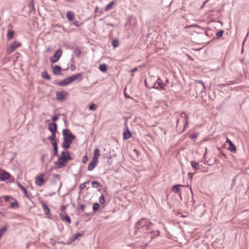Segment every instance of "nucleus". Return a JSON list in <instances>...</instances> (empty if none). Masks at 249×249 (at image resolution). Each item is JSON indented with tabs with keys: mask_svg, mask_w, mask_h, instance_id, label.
Listing matches in <instances>:
<instances>
[{
	"mask_svg": "<svg viewBox=\"0 0 249 249\" xmlns=\"http://www.w3.org/2000/svg\"><path fill=\"white\" fill-rule=\"evenodd\" d=\"M191 166L193 168H194L196 170L199 169V165H198V163L197 162L194 161H192L191 162Z\"/></svg>",
	"mask_w": 249,
	"mask_h": 249,
	"instance_id": "nucleus-37",
	"label": "nucleus"
},
{
	"mask_svg": "<svg viewBox=\"0 0 249 249\" xmlns=\"http://www.w3.org/2000/svg\"><path fill=\"white\" fill-rule=\"evenodd\" d=\"M91 185L93 188H97L99 186H102L101 184L97 181H92L91 182Z\"/></svg>",
	"mask_w": 249,
	"mask_h": 249,
	"instance_id": "nucleus-34",
	"label": "nucleus"
},
{
	"mask_svg": "<svg viewBox=\"0 0 249 249\" xmlns=\"http://www.w3.org/2000/svg\"><path fill=\"white\" fill-rule=\"evenodd\" d=\"M73 24L76 27H80V24L78 21H75L73 22Z\"/></svg>",
	"mask_w": 249,
	"mask_h": 249,
	"instance_id": "nucleus-51",
	"label": "nucleus"
},
{
	"mask_svg": "<svg viewBox=\"0 0 249 249\" xmlns=\"http://www.w3.org/2000/svg\"><path fill=\"white\" fill-rule=\"evenodd\" d=\"M45 157V155H43L41 157V160L42 162H44V158Z\"/></svg>",
	"mask_w": 249,
	"mask_h": 249,
	"instance_id": "nucleus-61",
	"label": "nucleus"
},
{
	"mask_svg": "<svg viewBox=\"0 0 249 249\" xmlns=\"http://www.w3.org/2000/svg\"><path fill=\"white\" fill-rule=\"evenodd\" d=\"M2 197H0V206H2L3 204H1L2 203V201L1 200Z\"/></svg>",
	"mask_w": 249,
	"mask_h": 249,
	"instance_id": "nucleus-63",
	"label": "nucleus"
},
{
	"mask_svg": "<svg viewBox=\"0 0 249 249\" xmlns=\"http://www.w3.org/2000/svg\"><path fill=\"white\" fill-rule=\"evenodd\" d=\"M66 17L69 21H71L73 19L74 14L71 11H68L66 14Z\"/></svg>",
	"mask_w": 249,
	"mask_h": 249,
	"instance_id": "nucleus-27",
	"label": "nucleus"
},
{
	"mask_svg": "<svg viewBox=\"0 0 249 249\" xmlns=\"http://www.w3.org/2000/svg\"><path fill=\"white\" fill-rule=\"evenodd\" d=\"M53 176L59 179V178H60V176L58 174H54L53 175Z\"/></svg>",
	"mask_w": 249,
	"mask_h": 249,
	"instance_id": "nucleus-59",
	"label": "nucleus"
},
{
	"mask_svg": "<svg viewBox=\"0 0 249 249\" xmlns=\"http://www.w3.org/2000/svg\"><path fill=\"white\" fill-rule=\"evenodd\" d=\"M8 230V228L6 226H4L0 229V239L3 236V234Z\"/></svg>",
	"mask_w": 249,
	"mask_h": 249,
	"instance_id": "nucleus-35",
	"label": "nucleus"
},
{
	"mask_svg": "<svg viewBox=\"0 0 249 249\" xmlns=\"http://www.w3.org/2000/svg\"><path fill=\"white\" fill-rule=\"evenodd\" d=\"M62 135L63 136V140L72 142L75 138V136L67 128L63 130Z\"/></svg>",
	"mask_w": 249,
	"mask_h": 249,
	"instance_id": "nucleus-2",
	"label": "nucleus"
},
{
	"mask_svg": "<svg viewBox=\"0 0 249 249\" xmlns=\"http://www.w3.org/2000/svg\"><path fill=\"white\" fill-rule=\"evenodd\" d=\"M41 76L42 78L47 79V80H50L51 79V77L48 74L47 71H43L41 74Z\"/></svg>",
	"mask_w": 249,
	"mask_h": 249,
	"instance_id": "nucleus-30",
	"label": "nucleus"
},
{
	"mask_svg": "<svg viewBox=\"0 0 249 249\" xmlns=\"http://www.w3.org/2000/svg\"><path fill=\"white\" fill-rule=\"evenodd\" d=\"M165 85L163 84L161 79L159 77L156 82L155 83L154 85L153 86V88L157 89H163Z\"/></svg>",
	"mask_w": 249,
	"mask_h": 249,
	"instance_id": "nucleus-6",
	"label": "nucleus"
},
{
	"mask_svg": "<svg viewBox=\"0 0 249 249\" xmlns=\"http://www.w3.org/2000/svg\"><path fill=\"white\" fill-rule=\"evenodd\" d=\"M160 235V231H155L153 234L150 236L151 239L155 238Z\"/></svg>",
	"mask_w": 249,
	"mask_h": 249,
	"instance_id": "nucleus-41",
	"label": "nucleus"
},
{
	"mask_svg": "<svg viewBox=\"0 0 249 249\" xmlns=\"http://www.w3.org/2000/svg\"><path fill=\"white\" fill-rule=\"evenodd\" d=\"M72 142L71 141L63 140V142L62 144V147L65 150H67L70 147L71 144Z\"/></svg>",
	"mask_w": 249,
	"mask_h": 249,
	"instance_id": "nucleus-20",
	"label": "nucleus"
},
{
	"mask_svg": "<svg viewBox=\"0 0 249 249\" xmlns=\"http://www.w3.org/2000/svg\"><path fill=\"white\" fill-rule=\"evenodd\" d=\"M4 199L7 202V201H9L10 199L11 198V197L10 196H4Z\"/></svg>",
	"mask_w": 249,
	"mask_h": 249,
	"instance_id": "nucleus-52",
	"label": "nucleus"
},
{
	"mask_svg": "<svg viewBox=\"0 0 249 249\" xmlns=\"http://www.w3.org/2000/svg\"><path fill=\"white\" fill-rule=\"evenodd\" d=\"M100 155V150L98 148H96L94 151V156L92 159L98 161V158Z\"/></svg>",
	"mask_w": 249,
	"mask_h": 249,
	"instance_id": "nucleus-25",
	"label": "nucleus"
},
{
	"mask_svg": "<svg viewBox=\"0 0 249 249\" xmlns=\"http://www.w3.org/2000/svg\"><path fill=\"white\" fill-rule=\"evenodd\" d=\"M133 151L134 153H135L137 154V156H138L139 152L137 149H134Z\"/></svg>",
	"mask_w": 249,
	"mask_h": 249,
	"instance_id": "nucleus-60",
	"label": "nucleus"
},
{
	"mask_svg": "<svg viewBox=\"0 0 249 249\" xmlns=\"http://www.w3.org/2000/svg\"><path fill=\"white\" fill-rule=\"evenodd\" d=\"M78 205L79 206V208L80 210L83 212H84V210L86 207V205L83 204H80L79 203H78Z\"/></svg>",
	"mask_w": 249,
	"mask_h": 249,
	"instance_id": "nucleus-42",
	"label": "nucleus"
},
{
	"mask_svg": "<svg viewBox=\"0 0 249 249\" xmlns=\"http://www.w3.org/2000/svg\"><path fill=\"white\" fill-rule=\"evenodd\" d=\"M59 216L61 218V219L63 220L66 221L67 223L70 224L71 223V219L69 216L66 214L65 215L64 214L62 213H59Z\"/></svg>",
	"mask_w": 249,
	"mask_h": 249,
	"instance_id": "nucleus-21",
	"label": "nucleus"
},
{
	"mask_svg": "<svg viewBox=\"0 0 249 249\" xmlns=\"http://www.w3.org/2000/svg\"><path fill=\"white\" fill-rule=\"evenodd\" d=\"M62 54L61 49H58L53 54V56L50 58V61L53 63H55L58 61Z\"/></svg>",
	"mask_w": 249,
	"mask_h": 249,
	"instance_id": "nucleus-3",
	"label": "nucleus"
},
{
	"mask_svg": "<svg viewBox=\"0 0 249 249\" xmlns=\"http://www.w3.org/2000/svg\"><path fill=\"white\" fill-rule=\"evenodd\" d=\"M99 69L102 72H106L107 71V66L105 64H101Z\"/></svg>",
	"mask_w": 249,
	"mask_h": 249,
	"instance_id": "nucleus-31",
	"label": "nucleus"
},
{
	"mask_svg": "<svg viewBox=\"0 0 249 249\" xmlns=\"http://www.w3.org/2000/svg\"><path fill=\"white\" fill-rule=\"evenodd\" d=\"M96 108V104L93 103L91 104L89 107V109L90 110H94Z\"/></svg>",
	"mask_w": 249,
	"mask_h": 249,
	"instance_id": "nucleus-45",
	"label": "nucleus"
},
{
	"mask_svg": "<svg viewBox=\"0 0 249 249\" xmlns=\"http://www.w3.org/2000/svg\"><path fill=\"white\" fill-rule=\"evenodd\" d=\"M61 157L68 162L69 160H72L70 153L68 151H63L61 152Z\"/></svg>",
	"mask_w": 249,
	"mask_h": 249,
	"instance_id": "nucleus-9",
	"label": "nucleus"
},
{
	"mask_svg": "<svg viewBox=\"0 0 249 249\" xmlns=\"http://www.w3.org/2000/svg\"><path fill=\"white\" fill-rule=\"evenodd\" d=\"M64 124H65V126L66 127H67V125H68V123H67V121L64 122Z\"/></svg>",
	"mask_w": 249,
	"mask_h": 249,
	"instance_id": "nucleus-64",
	"label": "nucleus"
},
{
	"mask_svg": "<svg viewBox=\"0 0 249 249\" xmlns=\"http://www.w3.org/2000/svg\"><path fill=\"white\" fill-rule=\"evenodd\" d=\"M52 145L53 147V156L56 157L58 156V146H57V142H51Z\"/></svg>",
	"mask_w": 249,
	"mask_h": 249,
	"instance_id": "nucleus-19",
	"label": "nucleus"
},
{
	"mask_svg": "<svg viewBox=\"0 0 249 249\" xmlns=\"http://www.w3.org/2000/svg\"><path fill=\"white\" fill-rule=\"evenodd\" d=\"M198 136V134L197 133H194L191 135L190 138L192 140H196V139Z\"/></svg>",
	"mask_w": 249,
	"mask_h": 249,
	"instance_id": "nucleus-49",
	"label": "nucleus"
},
{
	"mask_svg": "<svg viewBox=\"0 0 249 249\" xmlns=\"http://www.w3.org/2000/svg\"><path fill=\"white\" fill-rule=\"evenodd\" d=\"M10 177V175L7 172L3 170L1 173H0V179L2 181L8 179Z\"/></svg>",
	"mask_w": 249,
	"mask_h": 249,
	"instance_id": "nucleus-10",
	"label": "nucleus"
},
{
	"mask_svg": "<svg viewBox=\"0 0 249 249\" xmlns=\"http://www.w3.org/2000/svg\"><path fill=\"white\" fill-rule=\"evenodd\" d=\"M88 160V157L87 155L84 156L82 158V162L84 163H85Z\"/></svg>",
	"mask_w": 249,
	"mask_h": 249,
	"instance_id": "nucleus-50",
	"label": "nucleus"
},
{
	"mask_svg": "<svg viewBox=\"0 0 249 249\" xmlns=\"http://www.w3.org/2000/svg\"><path fill=\"white\" fill-rule=\"evenodd\" d=\"M71 83L70 77H68L57 83L59 86H66Z\"/></svg>",
	"mask_w": 249,
	"mask_h": 249,
	"instance_id": "nucleus-12",
	"label": "nucleus"
},
{
	"mask_svg": "<svg viewBox=\"0 0 249 249\" xmlns=\"http://www.w3.org/2000/svg\"><path fill=\"white\" fill-rule=\"evenodd\" d=\"M231 84V83L222 84L220 85V86L222 88V87H227L229 85H230Z\"/></svg>",
	"mask_w": 249,
	"mask_h": 249,
	"instance_id": "nucleus-54",
	"label": "nucleus"
},
{
	"mask_svg": "<svg viewBox=\"0 0 249 249\" xmlns=\"http://www.w3.org/2000/svg\"><path fill=\"white\" fill-rule=\"evenodd\" d=\"M182 186V185L178 184V185H175L172 187V190L173 192L175 193H178L181 191L180 187Z\"/></svg>",
	"mask_w": 249,
	"mask_h": 249,
	"instance_id": "nucleus-24",
	"label": "nucleus"
},
{
	"mask_svg": "<svg viewBox=\"0 0 249 249\" xmlns=\"http://www.w3.org/2000/svg\"><path fill=\"white\" fill-rule=\"evenodd\" d=\"M48 129L51 132L56 133L57 129V125L55 123H51L49 124Z\"/></svg>",
	"mask_w": 249,
	"mask_h": 249,
	"instance_id": "nucleus-14",
	"label": "nucleus"
},
{
	"mask_svg": "<svg viewBox=\"0 0 249 249\" xmlns=\"http://www.w3.org/2000/svg\"><path fill=\"white\" fill-rule=\"evenodd\" d=\"M51 136L47 138L48 140L52 141L51 142H57L56 140V133L51 132Z\"/></svg>",
	"mask_w": 249,
	"mask_h": 249,
	"instance_id": "nucleus-26",
	"label": "nucleus"
},
{
	"mask_svg": "<svg viewBox=\"0 0 249 249\" xmlns=\"http://www.w3.org/2000/svg\"><path fill=\"white\" fill-rule=\"evenodd\" d=\"M115 3V2L114 1H111L110 2H109L108 4L107 5L105 8V11H108L110 9H111L112 7V6Z\"/></svg>",
	"mask_w": 249,
	"mask_h": 249,
	"instance_id": "nucleus-33",
	"label": "nucleus"
},
{
	"mask_svg": "<svg viewBox=\"0 0 249 249\" xmlns=\"http://www.w3.org/2000/svg\"><path fill=\"white\" fill-rule=\"evenodd\" d=\"M224 33V31L222 30H220L216 33V36L217 37H221L223 36Z\"/></svg>",
	"mask_w": 249,
	"mask_h": 249,
	"instance_id": "nucleus-44",
	"label": "nucleus"
},
{
	"mask_svg": "<svg viewBox=\"0 0 249 249\" xmlns=\"http://www.w3.org/2000/svg\"><path fill=\"white\" fill-rule=\"evenodd\" d=\"M60 116V114H58L57 115H54L52 117V121H53V123H55L56 121H57L58 119V116Z\"/></svg>",
	"mask_w": 249,
	"mask_h": 249,
	"instance_id": "nucleus-46",
	"label": "nucleus"
},
{
	"mask_svg": "<svg viewBox=\"0 0 249 249\" xmlns=\"http://www.w3.org/2000/svg\"><path fill=\"white\" fill-rule=\"evenodd\" d=\"M18 206V202L17 201H16L15 202H13L11 203V204H10L11 207L13 208H14L16 206Z\"/></svg>",
	"mask_w": 249,
	"mask_h": 249,
	"instance_id": "nucleus-47",
	"label": "nucleus"
},
{
	"mask_svg": "<svg viewBox=\"0 0 249 249\" xmlns=\"http://www.w3.org/2000/svg\"><path fill=\"white\" fill-rule=\"evenodd\" d=\"M74 53L78 57H79L80 56L81 52L79 49H77L74 51Z\"/></svg>",
	"mask_w": 249,
	"mask_h": 249,
	"instance_id": "nucleus-43",
	"label": "nucleus"
},
{
	"mask_svg": "<svg viewBox=\"0 0 249 249\" xmlns=\"http://www.w3.org/2000/svg\"><path fill=\"white\" fill-rule=\"evenodd\" d=\"M119 44V41L117 39H114L112 41V45L114 48L118 47Z\"/></svg>",
	"mask_w": 249,
	"mask_h": 249,
	"instance_id": "nucleus-36",
	"label": "nucleus"
},
{
	"mask_svg": "<svg viewBox=\"0 0 249 249\" xmlns=\"http://www.w3.org/2000/svg\"><path fill=\"white\" fill-rule=\"evenodd\" d=\"M196 88H198L199 86L200 87V92L201 93H202L203 91H205V86L204 82L201 80H198L196 81Z\"/></svg>",
	"mask_w": 249,
	"mask_h": 249,
	"instance_id": "nucleus-13",
	"label": "nucleus"
},
{
	"mask_svg": "<svg viewBox=\"0 0 249 249\" xmlns=\"http://www.w3.org/2000/svg\"><path fill=\"white\" fill-rule=\"evenodd\" d=\"M62 115L63 116V120L64 122L67 121V116L65 114H62Z\"/></svg>",
	"mask_w": 249,
	"mask_h": 249,
	"instance_id": "nucleus-55",
	"label": "nucleus"
},
{
	"mask_svg": "<svg viewBox=\"0 0 249 249\" xmlns=\"http://www.w3.org/2000/svg\"><path fill=\"white\" fill-rule=\"evenodd\" d=\"M194 174V173H192L190 172H189L188 174V177L190 178V180H191L193 178V176Z\"/></svg>",
	"mask_w": 249,
	"mask_h": 249,
	"instance_id": "nucleus-53",
	"label": "nucleus"
},
{
	"mask_svg": "<svg viewBox=\"0 0 249 249\" xmlns=\"http://www.w3.org/2000/svg\"><path fill=\"white\" fill-rule=\"evenodd\" d=\"M82 234L81 233H77L76 234H73L72 236V241H75L78 238V237L80 236Z\"/></svg>",
	"mask_w": 249,
	"mask_h": 249,
	"instance_id": "nucleus-40",
	"label": "nucleus"
},
{
	"mask_svg": "<svg viewBox=\"0 0 249 249\" xmlns=\"http://www.w3.org/2000/svg\"><path fill=\"white\" fill-rule=\"evenodd\" d=\"M153 225L148 219L145 218H142L139 220L135 226V234L137 235L139 232H148L151 229Z\"/></svg>",
	"mask_w": 249,
	"mask_h": 249,
	"instance_id": "nucleus-1",
	"label": "nucleus"
},
{
	"mask_svg": "<svg viewBox=\"0 0 249 249\" xmlns=\"http://www.w3.org/2000/svg\"><path fill=\"white\" fill-rule=\"evenodd\" d=\"M17 185H18V187L23 191L25 196L27 197L29 199L31 200L30 197L28 194V191L26 190V189L24 186H23L21 185V184L19 182H17Z\"/></svg>",
	"mask_w": 249,
	"mask_h": 249,
	"instance_id": "nucleus-11",
	"label": "nucleus"
},
{
	"mask_svg": "<svg viewBox=\"0 0 249 249\" xmlns=\"http://www.w3.org/2000/svg\"><path fill=\"white\" fill-rule=\"evenodd\" d=\"M68 161L63 159L60 156L58 158L57 161L54 162V164L55 168H61L66 165Z\"/></svg>",
	"mask_w": 249,
	"mask_h": 249,
	"instance_id": "nucleus-4",
	"label": "nucleus"
},
{
	"mask_svg": "<svg viewBox=\"0 0 249 249\" xmlns=\"http://www.w3.org/2000/svg\"><path fill=\"white\" fill-rule=\"evenodd\" d=\"M71 71H74L75 69V66L74 65L72 64L71 66Z\"/></svg>",
	"mask_w": 249,
	"mask_h": 249,
	"instance_id": "nucleus-58",
	"label": "nucleus"
},
{
	"mask_svg": "<svg viewBox=\"0 0 249 249\" xmlns=\"http://www.w3.org/2000/svg\"><path fill=\"white\" fill-rule=\"evenodd\" d=\"M44 174H40L39 176H37L35 179V182L36 185L38 186H42L44 183Z\"/></svg>",
	"mask_w": 249,
	"mask_h": 249,
	"instance_id": "nucleus-7",
	"label": "nucleus"
},
{
	"mask_svg": "<svg viewBox=\"0 0 249 249\" xmlns=\"http://www.w3.org/2000/svg\"><path fill=\"white\" fill-rule=\"evenodd\" d=\"M138 70L137 68H134L130 70V72L132 73H133L134 72H136Z\"/></svg>",
	"mask_w": 249,
	"mask_h": 249,
	"instance_id": "nucleus-56",
	"label": "nucleus"
},
{
	"mask_svg": "<svg viewBox=\"0 0 249 249\" xmlns=\"http://www.w3.org/2000/svg\"><path fill=\"white\" fill-rule=\"evenodd\" d=\"M99 201L101 204L105 203V198L103 194H102L99 197Z\"/></svg>",
	"mask_w": 249,
	"mask_h": 249,
	"instance_id": "nucleus-39",
	"label": "nucleus"
},
{
	"mask_svg": "<svg viewBox=\"0 0 249 249\" xmlns=\"http://www.w3.org/2000/svg\"><path fill=\"white\" fill-rule=\"evenodd\" d=\"M100 205L98 203H94L93 205V207H92L93 212L94 213L97 212L100 208Z\"/></svg>",
	"mask_w": 249,
	"mask_h": 249,
	"instance_id": "nucleus-32",
	"label": "nucleus"
},
{
	"mask_svg": "<svg viewBox=\"0 0 249 249\" xmlns=\"http://www.w3.org/2000/svg\"><path fill=\"white\" fill-rule=\"evenodd\" d=\"M226 142L229 144V147L228 149L231 152H234L236 150V147L233 144L232 142L228 138H226Z\"/></svg>",
	"mask_w": 249,
	"mask_h": 249,
	"instance_id": "nucleus-16",
	"label": "nucleus"
},
{
	"mask_svg": "<svg viewBox=\"0 0 249 249\" xmlns=\"http://www.w3.org/2000/svg\"><path fill=\"white\" fill-rule=\"evenodd\" d=\"M98 161L96 160L92 159L91 161L89 163L88 165V170L89 171H92V170H93V169L95 167L96 165H97Z\"/></svg>",
	"mask_w": 249,
	"mask_h": 249,
	"instance_id": "nucleus-17",
	"label": "nucleus"
},
{
	"mask_svg": "<svg viewBox=\"0 0 249 249\" xmlns=\"http://www.w3.org/2000/svg\"><path fill=\"white\" fill-rule=\"evenodd\" d=\"M21 45V44L18 41H14L13 43H11L9 46V48L7 50V53L8 54H10L13 52L17 48L20 47Z\"/></svg>",
	"mask_w": 249,
	"mask_h": 249,
	"instance_id": "nucleus-5",
	"label": "nucleus"
},
{
	"mask_svg": "<svg viewBox=\"0 0 249 249\" xmlns=\"http://www.w3.org/2000/svg\"><path fill=\"white\" fill-rule=\"evenodd\" d=\"M15 32L13 30H9L7 35V39L11 40L14 36Z\"/></svg>",
	"mask_w": 249,
	"mask_h": 249,
	"instance_id": "nucleus-29",
	"label": "nucleus"
},
{
	"mask_svg": "<svg viewBox=\"0 0 249 249\" xmlns=\"http://www.w3.org/2000/svg\"><path fill=\"white\" fill-rule=\"evenodd\" d=\"M184 115V117L185 118V125H184V127L186 126V125H187V124L188 123V115L185 113H183L182 114V115Z\"/></svg>",
	"mask_w": 249,
	"mask_h": 249,
	"instance_id": "nucleus-48",
	"label": "nucleus"
},
{
	"mask_svg": "<svg viewBox=\"0 0 249 249\" xmlns=\"http://www.w3.org/2000/svg\"><path fill=\"white\" fill-rule=\"evenodd\" d=\"M51 185L52 186H55L56 185L57 186L56 189L58 191H59L62 186V182L60 181L58 182V180H53L52 181Z\"/></svg>",
	"mask_w": 249,
	"mask_h": 249,
	"instance_id": "nucleus-22",
	"label": "nucleus"
},
{
	"mask_svg": "<svg viewBox=\"0 0 249 249\" xmlns=\"http://www.w3.org/2000/svg\"><path fill=\"white\" fill-rule=\"evenodd\" d=\"M98 11V7L97 6H96L95 9H94V13H97Z\"/></svg>",
	"mask_w": 249,
	"mask_h": 249,
	"instance_id": "nucleus-62",
	"label": "nucleus"
},
{
	"mask_svg": "<svg viewBox=\"0 0 249 249\" xmlns=\"http://www.w3.org/2000/svg\"><path fill=\"white\" fill-rule=\"evenodd\" d=\"M82 76V73H76L75 74H73L71 76H69L70 79L71 81V82H73L74 81L76 80L79 79V81L81 80V77Z\"/></svg>",
	"mask_w": 249,
	"mask_h": 249,
	"instance_id": "nucleus-18",
	"label": "nucleus"
},
{
	"mask_svg": "<svg viewBox=\"0 0 249 249\" xmlns=\"http://www.w3.org/2000/svg\"><path fill=\"white\" fill-rule=\"evenodd\" d=\"M67 95V93L65 91L56 92V99L58 101L64 100Z\"/></svg>",
	"mask_w": 249,
	"mask_h": 249,
	"instance_id": "nucleus-8",
	"label": "nucleus"
},
{
	"mask_svg": "<svg viewBox=\"0 0 249 249\" xmlns=\"http://www.w3.org/2000/svg\"><path fill=\"white\" fill-rule=\"evenodd\" d=\"M66 207H67L66 206L62 205L61 207L60 210L62 211H64L66 209Z\"/></svg>",
	"mask_w": 249,
	"mask_h": 249,
	"instance_id": "nucleus-57",
	"label": "nucleus"
},
{
	"mask_svg": "<svg viewBox=\"0 0 249 249\" xmlns=\"http://www.w3.org/2000/svg\"><path fill=\"white\" fill-rule=\"evenodd\" d=\"M41 203L42 208L43 209V210L45 214L46 215H50L51 213H50V209L48 207V206L46 205V204L44 201H42L41 202Z\"/></svg>",
	"mask_w": 249,
	"mask_h": 249,
	"instance_id": "nucleus-15",
	"label": "nucleus"
},
{
	"mask_svg": "<svg viewBox=\"0 0 249 249\" xmlns=\"http://www.w3.org/2000/svg\"><path fill=\"white\" fill-rule=\"evenodd\" d=\"M62 70V68L60 66L55 65L53 68V72L55 75L60 74L59 72Z\"/></svg>",
	"mask_w": 249,
	"mask_h": 249,
	"instance_id": "nucleus-23",
	"label": "nucleus"
},
{
	"mask_svg": "<svg viewBox=\"0 0 249 249\" xmlns=\"http://www.w3.org/2000/svg\"><path fill=\"white\" fill-rule=\"evenodd\" d=\"M89 180H88L86 182H85L83 183H81L80 185H79V189L81 191L82 190H83L86 187V184L87 183H89Z\"/></svg>",
	"mask_w": 249,
	"mask_h": 249,
	"instance_id": "nucleus-38",
	"label": "nucleus"
},
{
	"mask_svg": "<svg viewBox=\"0 0 249 249\" xmlns=\"http://www.w3.org/2000/svg\"><path fill=\"white\" fill-rule=\"evenodd\" d=\"M131 136V133L128 129H127L126 131L124 133L123 137L124 139H128L130 138Z\"/></svg>",
	"mask_w": 249,
	"mask_h": 249,
	"instance_id": "nucleus-28",
	"label": "nucleus"
}]
</instances>
